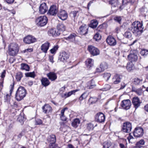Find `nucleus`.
<instances>
[{
	"mask_svg": "<svg viewBox=\"0 0 148 148\" xmlns=\"http://www.w3.org/2000/svg\"><path fill=\"white\" fill-rule=\"evenodd\" d=\"M58 17L62 20H66L67 17V14L64 10H61L58 14Z\"/></svg>",
	"mask_w": 148,
	"mask_h": 148,
	"instance_id": "obj_12",
	"label": "nucleus"
},
{
	"mask_svg": "<svg viewBox=\"0 0 148 148\" xmlns=\"http://www.w3.org/2000/svg\"><path fill=\"white\" fill-rule=\"evenodd\" d=\"M131 105V101L129 99L124 100L122 101L121 104V107L125 110L129 109Z\"/></svg>",
	"mask_w": 148,
	"mask_h": 148,
	"instance_id": "obj_7",
	"label": "nucleus"
},
{
	"mask_svg": "<svg viewBox=\"0 0 148 148\" xmlns=\"http://www.w3.org/2000/svg\"><path fill=\"white\" fill-rule=\"evenodd\" d=\"M4 1L9 4H11L14 2V0H4Z\"/></svg>",
	"mask_w": 148,
	"mask_h": 148,
	"instance_id": "obj_60",
	"label": "nucleus"
},
{
	"mask_svg": "<svg viewBox=\"0 0 148 148\" xmlns=\"http://www.w3.org/2000/svg\"><path fill=\"white\" fill-rule=\"evenodd\" d=\"M49 45L50 43L48 42H47L41 45V50L43 52L45 53H47L49 48Z\"/></svg>",
	"mask_w": 148,
	"mask_h": 148,
	"instance_id": "obj_19",
	"label": "nucleus"
},
{
	"mask_svg": "<svg viewBox=\"0 0 148 148\" xmlns=\"http://www.w3.org/2000/svg\"><path fill=\"white\" fill-rule=\"evenodd\" d=\"M124 36L125 37H131L132 36V35L130 32H126L125 33Z\"/></svg>",
	"mask_w": 148,
	"mask_h": 148,
	"instance_id": "obj_59",
	"label": "nucleus"
},
{
	"mask_svg": "<svg viewBox=\"0 0 148 148\" xmlns=\"http://www.w3.org/2000/svg\"><path fill=\"white\" fill-rule=\"evenodd\" d=\"M48 8L45 3H42L40 5L39 8V11L40 13L44 14L47 11Z\"/></svg>",
	"mask_w": 148,
	"mask_h": 148,
	"instance_id": "obj_16",
	"label": "nucleus"
},
{
	"mask_svg": "<svg viewBox=\"0 0 148 148\" xmlns=\"http://www.w3.org/2000/svg\"><path fill=\"white\" fill-rule=\"evenodd\" d=\"M132 92H135L138 95H140L142 93V89L140 88L136 89L135 88L132 87Z\"/></svg>",
	"mask_w": 148,
	"mask_h": 148,
	"instance_id": "obj_30",
	"label": "nucleus"
},
{
	"mask_svg": "<svg viewBox=\"0 0 148 148\" xmlns=\"http://www.w3.org/2000/svg\"><path fill=\"white\" fill-rule=\"evenodd\" d=\"M68 109V108L66 107L62 109L61 112L60 114L59 115L60 117L61 120L63 121H66L67 119V118L64 115V112L66 110Z\"/></svg>",
	"mask_w": 148,
	"mask_h": 148,
	"instance_id": "obj_24",
	"label": "nucleus"
},
{
	"mask_svg": "<svg viewBox=\"0 0 148 148\" xmlns=\"http://www.w3.org/2000/svg\"><path fill=\"white\" fill-rule=\"evenodd\" d=\"M143 134V130L140 127H136L133 132V134L135 137H141Z\"/></svg>",
	"mask_w": 148,
	"mask_h": 148,
	"instance_id": "obj_10",
	"label": "nucleus"
},
{
	"mask_svg": "<svg viewBox=\"0 0 148 148\" xmlns=\"http://www.w3.org/2000/svg\"><path fill=\"white\" fill-rule=\"evenodd\" d=\"M47 17L45 16L38 17L36 21L37 25L41 27L45 25L47 23Z\"/></svg>",
	"mask_w": 148,
	"mask_h": 148,
	"instance_id": "obj_5",
	"label": "nucleus"
},
{
	"mask_svg": "<svg viewBox=\"0 0 148 148\" xmlns=\"http://www.w3.org/2000/svg\"><path fill=\"white\" fill-rule=\"evenodd\" d=\"M140 10L142 15L145 17L147 13L148 9L147 8L145 7V6H143L140 9Z\"/></svg>",
	"mask_w": 148,
	"mask_h": 148,
	"instance_id": "obj_27",
	"label": "nucleus"
},
{
	"mask_svg": "<svg viewBox=\"0 0 148 148\" xmlns=\"http://www.w3.org/2000/svg\"><path fill=\"white\" fill-rule=\"evenodd\" d=\"M127 58L129 61L132 63V62L136 61L138 59V57L136 54L134 53H130L127 56Z\"/></svg>",
	"mask_w": 148,
	"mask_h": 148,
	"instance_id": "obj_20",
	"label": "nucleus"
},
{
	"mask_svg": "<svg viewBox=\"0 0 148 148\" xmlns=\"http://www.w3.org/2000/svg\"><path fill=\"white\" fill-rule=\"evenodd\" d=\"M14 86V84L13 85H11L10 86V94H7L5 97V101H8L10 98V96H11V94L13 90Z\"/></svg>",
	"mask_w": 148,
	"mask_h": 148,
	"instance_id": "obj_25",
	"label": "nucleus"
},
{
	"mask_svg": "<svg viewBox=\"0 0 148 148\" xmlns=\"http://www.w3.org/2000/svg\"><path fill=\"white\" fill-rule=\"evenodd\" d=\"M97 101V99L96 97H90L89 100V101L90 102L91 104L95 103Z\"/></svg>",
	"mask_w": 148,
	"mask_h": 148,
	"instance_id": "obj_53",
	"label": "nucleus"
},
{
	"mask_svg": "<svg viewBox=\"0 0 148 148\" xmlns=\"http://www.w3.org/2000/svg\"><path fill=\"white\" fill-rule=\"evenodd\" d=\"M70 16L72 18H73L74 19L77 17H78L79 15V11H71L70 13Z\"/></svg>",
	"mask_w": 148,
	"mask_h": 148,
	"instance_id": "obj_33",
	"label": "nucleus"
},
{
	"mask_svg": "<svg viewBox=\"0 0 148 148\" xmlns=\"http://www.w3.org/2000/svg\"><path fill=\"white\" fill-rule=\"evenodd\" d=\"M25 75L26 77H30L33 78H34L35 76L34 72L27 73H25Z\"/></svg>",
	"mask_w": 148,
	"mask_h": 148,
	"instance_id": "obj_50",
	"label": "nucleus"
},
{
	"mask_svg": "<svg viewBox=\"0 0 148 148\" xmlns=\"http://www.w3.org/2000/svg\"><path fill=\"white\" fill-rule=\"evenodd\" d=\"M42 84L44 87L49 86L50 84V82L47 78L42 77L41 79Z\"/></svg>",
	"mask_w": 148,
	"mask_h": 148,
	"instance_id": "obj_23",
	"label": "nucleus"
},
{
	"mask_svg": "<svg viewBox=\"0 0 148 148\" xmlns=\"http://www.w3.org/2000/svg\"><path fill=\"white\" fill-rule=\"evenodd\" d=\"M58 8L55 5H53L51 6L49 9L47 14L53 16H55L58 11Z\"/></svg>",
	"mask_w": 148,
	"mask_h": 148,
	"instance_id": "obj_9",
	"label": "nucleus"
},
{
	"mask_svg": "<svg viewBox=\"0 0 148 148\" xmlns=\"http://www.w3.org/2000/svg\"><path fill=\"white\" fill-rule=\"evenodd\" d=\"M36 40L35 38H24L23 39L24 42L27 44L34 43L36 42Z\"/></svg>",
	"mask_w": 148,
	"mask_h": 148,
	"instance_id": "obj_21",
	"label": "nucleus"
},
{
	"mask_svg": "<svg viewBox=\"0 0 148 148\" xmlns=\"http://www.w3.org/2000/svg\"><path fill=\"white\" fill-rule=\"evenodd\" d=\"M47 75L49 79L51 81H55L57 78V76L54 72H50L47 74Z\"/></svg>",
	"mask_w": 148,
	"mask_h": 148,
	"instance_id": "obj_18",
	"label": "nucleus"
},
{
	"mask_svg": "<svg viewBox=\"0 0 148 148\" xmlns=\"http://www.w3.org/2000/svg\"><path fill=\"white\" fill-rule=\"evenodd\" d=\"M17 121L19 122L21 125H22L24 123V118L21 115H20L17 119Z\"/></svg>",
	"mask_w": 148,
	"mask_h": 148,
	"instance_id": "obj_51",
	"label": "nucleus"
},
{
	"mask_svg": "<svg viewBox=\"0 0 148 148\" xmlns=\"http://www.w3.org/2000/svg\"><path fill=\"white\" fill-rule=\"evenodd\" d=\"M103 26V25H101L99 26L97 29V30L99 31V32H98L96 33L95 34L94 37H101V36L100 34V32L101 31V30H100V29L102 28Z\"/></svg>",
	"mask_w": 148,
	"mask_h": 148,
	"instance_id": "obj_39",
	"label": "nucleus"
},
{
	"mask_svg": "<svg viewBox=\"0 0 148 148\" xmlns=\"http://www.w3.org/2000/svg\"><path fill=\"white\" fill-rule=\"evenodd\" d=\"M78 91V90L76 89L75 90L71 91L67 93H66L63 94V96L65 98L68 97L70 96L71 95L73 94V93H75L76 92Z\"/></svg>",
	"mask_w": 148,
	"mask_h": 148,
	"instance_id": "obj_38",
	"label": "nucleus"
},
{
	"mask_svg": "<svg viewBox=\"0 0 148 148\" xmlns=\"http://www.w3.org/2000/svg\"><path fill=\"white\" fill-rule=\"evenodd\" d=\"M60 60L62 62H64L69 58V55L67 53L63 51L60 53Z\"/></svg>",
	"mask_w": 148,
	"mask_h": 148,
	"instance_id": "obj_14",
	"label": "nucleus"
},
{
	"mask_svg": "<svg viewBox=\"0 0 148 148\" xmlns=\"http://www.w3.org/2000/svg\"><path fill=\"white\" fill-rule=\"evenodd\" d=\"M107 43L111 46H114L116 44V42L114 38H107L106 39Z\"/></svg>",
	"mask_w": 148,
	"mask_h": 148,
	"instance_id": "obj_22",
	"label": "nucleus"
},
{
	"mask_svg": "<svg viewBox=\"0 0 148 148\" xmlns=\"http://www.w3.org/2000/svg\"><path fill=\"white\" fill-rule=\"evenodd\" d=\"M114 20L115 22L118 23L120 24H121L122 20V18L121 16H115L114 18Z\"/></svg>",
	"mask_w": 148,
	"mask_h": 148,
	"instance_id": "obj_48",
	"label": "nucleus"
},
{
	"mask_svg": "<svg viewBox=\"0 0 148 148\" xmlns=\"http://www.w3.org/2000/svg\"><path fill=\"white\" fill-rule=\"evenodd\" d=\"M98 23V22L97 20H92L91 21L90 27L92 28H95L97 27Z\"/></svg>",
	"mask_w": 148,
	"mask_h": 148,
	"instance_id": "obj_34",
	"label": "nucleus"
},
{
	"mask_svg": "<svg viewBox=\"0 0 148 148\" xmlns=\"http://www.w3.org/2000/svg\"><path fill=\"white\" fill-rule=\"evenodd\" d=\"M21 69L27 71H29V66L25 63H22L21 64Z\"/></svg>",
	"mask_w": 148,
	"mask_h": 148,
	"instance_id": "obj_40",
	"label": "nucleus"
},
{
	"mask_svg": "<svg viewBox=\"0 0 148 148\" xmlns=\"http://www.w3.org/2000/svg\"><path fill=\"white\" fill-rule=\"evenodd\" d=\"M112 145L111 142L110 141H106L103 144V148H109Z\"/></svg>",
	"mask_w": 148,
	"mask_h": 148,
	"instance_id": "obj_41",
	"label": "nucleus"
},
{
	"mask_svg": "<svg viewBox=\"0 0 148 148\" xmlns=\"http://www.w3.org/2000/svg\"><path fill=\"white\" fill-rule=\"evenodd\" d=\"M75 38H66V40L69 41H73L75 40Z\"/></svg>",
	"mask_w": 148,
	"mask_h": 148,
	"instance_id": "obj_62",
	"label": "nucleus"
},
{
	"mask_svg": "<svg viewBox=\"0 0 148 148\" xmlns=\"http://www.w3.org/2000/svg\"><path fill=\"white\" fill-rule=\"evenodd\" d=\"M118 0H109V3L112 5V8H115L117 6L118 4Z\"/></svg>",
	"mask_w": 148,
	"mask_h": 148,
	"instance_id": "obj_37",
	"label": "nucleus"
},
{
	"mask_svg": "<svg viewBox=\"0 0 148 148\" xmlns=\"http://www.w3.org/2000/svg\"><path fill=\"white\" fill-rule=\"evenodd\" d=\"M33 49H26L24 51H23V52L24 53H25L26 52H30L32 51Z\"/></svg>",
	"mask_w": 148,
	"mask_h": 148,
	"instance_id": "obj_61",
	"label": "nucleus"
},
{
	"mask_svg": "<svg viewBox=\"0 0 148 148\" xmlns=\"http://www.w3.org/2000/svg\"><path fill=\"white\" fill-rule=\"evenodd\" d=\"M18 45L15 43H11L8 47V53L10 55L14 56L18 53Z\"/></svg>",
	"mask_w": 148,
	"mask_h": 148,
	"instance_id": "obj_4",
	"label": "nucleus"
},
{
	"mask_svg": "<svg viewBox=\"0 0 148 148\" xmlns=\"http://www.w3.org/2000/svg\"><path fill=\"white\" fill-rule=\"evenodd\" d=\"M47 140L51 143H55L56 141L55 136L53 134L49 136L47 138Z\"/></svg>",
	"mask_w": 148,
	"mask_h": 148,
	"instance_id": "obj_28",
	"label": "nucleus"
},
{
	"mask_svg": "<svg viewBox=\"0 0 148 148\" xmlns=\"http://www.w3.org/2000/svg\"><path fill=\"white\" fill-rule=\"evenodd\" d=\"M87 97V93L85 92H84L83 93L81 96L79 97V100H80L81 101H82L83 99H86Z\"/></svg>",
	"mask_w": 148,
	"mask_h": 148,
	"instance_id": "obj_55",
	"label": "nucleus"
},
{
	"mask_svg": "<svg viewBox=\"0 0 148 148\" xmlns=\"http://www.w3.org/2000/svg\"><path fill=\"white\" fill-rule=\"evenodd\" d=\"M57 29H51L48 32V34L49 36H57L60 34V31L65 30V26L63 24H59L57 26Z\"/></svg>",
	"mask_w": 148,
	"mask_h": 148,
	"instance_id": "obj_2",
	"label": "nucleus"
},
{
	"mask_svg": "<svg viewBox=\"0 0 148 148\" xmlns=\"http://www.w3.org/2000/svg\"><path fill=\"white\" fill-rule=\"evenodd\" d=\"M119 146L121 148H127L122 143L119 144Z\"/></svg>",
	"mask_w": 148,
	"mask_h": 148,
	"instance_id": "obj_64",
	"label": "nucleus"
},
{
	"mask_svg": "<svg viewBox=\"0 0 148 148\" xmlns=\"http://www.w3.org/2000/svg\"><path fill=\"white\" fill-rule=\"evenodd\" d=\"M22 74L20 72L17 73L16 75V78L17 81H20L22 77Z\"/></svg>",
	"mask_w": 148,
	"mask_h": 148,
	"instance_id": "obj_46",
	"label": "nucleus"
},
{
	"mask_svg": "<svg viewBox=\"0 0 148 148\" xmlns=\"http://www.w3.org/2000/svg\"><path fill=\"white\" fill-rule=\"evenodd\" d=\"M127 139L129 141V143L132 144L134 143L135 141V138L133 136L131 135L130 134H129L128 136L127 137Z\"/></svg>",
	"mask_w": 148,
	"mask_h": 148,
	"instance_id": "obj_44",
	"label": "nucleus"
},
{
	"mask_svg": "<svg viewBox=\"0 0 148 148\" xmlns=\"http://www.w3.org/2000/svg\"><path fill=\"white\" fill-rule=\"evenodd\" d=\"M143 24L138 21L134 22L131 25L130 30L136 36H139L143 31Z\"/></svg>",
	"mask_w": 148,
	"mask_h": 148,
	"instance_id": "obj_1",
	"label": "nucleus"
},
{
	"mask_svg": "<svg viewBox=\"0 0 148 148\" xmlns=\"http://www.w3.org/2000/svg\"><path fill=\"white\" fill-rule=\"evenodd\" d=\"M80 123V121L78 119H75L73 120L72 123V125L75 128H76Z\"/></svg>",
	"mask_w": 148,
	"mask_h": 148,
	"instance_id": "obj_31",
	"label": "nucleus"
},
{
	"mask_svg": "<svg viewBox=\"0 0 148 148\" xmlns=\"http://www.w3.org/2000/svg\"><path fill=\"white\" fill-rule=\"evenodd\" d=\"M5 74L6 71L5 70H4L1 73V75L0 76V84L1 86L2 87H3L4 79L5 76Z\"/></svg>",
	"mask_w": 148,
	"mask_h": 148,
	"instance_id": "obj_29",
	"label": "nucleus"
},
{
	"mask_svg": "<svg viewBox=\"0 0 148 148\" xmlns=\"http://www.w3.org/2000/svg\"><path fill=\"white\" fill-rule=\"evenodd\" d=\"M26 90L23 87L20 86L17 90L15 97L16 99L18 101L22 100L26 96Z\"/></svg>",
	"mask_w": 148,
	"mask_h": 148,
	"instance_id": "obj_3",
	"label": "nucleus"
},
{
	"mask_svg": "<svg viewBox=\"0 0 148 148\" xmlns=\"http://www.w3.org/2000/svg\"><path fill=\"white\" fill-rule=\"evenodd\" d=\"M53 56H49V60L51 62H52V63L53 62Z\"/></svg>",
	"mask_w": 148,
	"mask_h": 148,
	"instance_id": "obj_63",
	"label": "nucleus"
},
{
	"mask_svg": "<svg viewBox=\"0 0 148 148\" xmlns=\"http://www.w3.org/2000/svg\"><path fill=\"white\" fill-rule=\"evenodd\" d=\"M132 129L131 124L129 122L124 123L123 124L122 131L126 133H129Z\"/></svg>",
	"mask_w": 148,
	"mask_h": 148,
	"instance_id": "obj_11",
	"label": "nucleus"
},
{
	"mask_svg": "<svg viewBox=\"0 0 148 148\" xmlns=\"http://www.w3.org/2000/svg\"><path fill=\"white\" fill-rule=\"evenodd\" d=\"M140 53L142 56L145 57L148 54V50L145 49H142Z\"/></svg>",
	"mask_w": 148,
	"mask_h": 148,
	"instance_id": "obj_49",
	"label": "nucleus"
},
{
	"mask_svg": "<svg viewBox=\"0 0 148 148\" xmlns=\"http://www.w3.org/2000/svg\"><path fill=\"white\" fill-rule=\"evenodd\" d=\"M108 67L107 64L105 62L102 63L100 65V68L103 71L105 69H107Z\"/></svg>",
	"mask_w": 148,
	"mask_h": 148,
	"instance_id": "obj_43",
	"label": "nucleus"
},
{
	"mask_svg": "<svg viewBox=\"0 0 148 148\" xmlns=\"http://www.w3.org/2000/svg\"><path fill=\"white\" fill-rule=\"evenodd\" d=\"M58 48L59 47L58 45L54 46L53 48L50 50L51 53L52 54H55L58 50Z\"/></svg>",
	"mask_w": 148,
	"mask_h": 148,
	"instance_id": "obj_47",
	"label": "nucleus"
},
{
	"mask_svg": "<svg viewBox=\"0 0 148 148\" xmlns=\"http://www.w3.org/2000/svg\"><path fill=\"white\" fill-rule=\"evenodd\" d=\"M145 144V141L143 139H141L140 141L137 142L136 146L133 148H140L142 147Z\"/></svg>",
	"mask_w": 148,
	"mask_h": 148,
	"instance_id": "obj_32",
	"label": "nucleus"
},
{
	"mask_svg": "<svg viewBox=\"0 0 148 148\" xmlns=\"http://www.w3.org/2000/svg\"><path fill=\"white\" fill-rule=\"evenodd\" d=\"M35 123L36 125H40L42 124V121L40 119H36L35 120Z\"/></svg>",
	"mask_w": 148,
	"mask_h": 148,
	"instance_id": "obj_56",
	"label": "nucleus"
},
{
	"mask_svg": "<svg viewBox=\"0 0 148 148\" xmlns=\"http://www.w3.org/2000/svg\"><path fill=\"white\" fill-rule=\"evenodd\" d=\"M96 86L95 82L93 80H91L88 83L87 88L88 89H92L95 87Z\"/></svg>",
	"mask_w": 148,
	"mask_h": 148,
	"instance_id": "obj_36",
	"label": "nucleus"
},
{
	"mask_svg": "<svg viewBox=\"0 0 148 148\" xmlns=\"http://www.w3.org/2000/svg\"><path fill=\"white\" fill-rule=\"evenodd\" d=\"M49 148H60L55 143H50L49 146Z\"/></svg>",
	"mask_w": 148,
	"mask_h": 148,
	"instance_id": "obj_52",
	"label": "nucleus"
},
{
	"mask_svg": "<svg viewBox=\"0 0 148 148\" xmlns=\"http://www.w3.org/2000/svg\"><path fill=\"white\" fill-rule=\"evenodd\" d=\"M43 112L45 114H49L52 111L51 107L49 104H45L42 108Z\"/></svg>",
	"mask_w": 148,
	"mask_h": 148,
	"instance_id": "obj_15",
	"label": "nucleus"
},
{
	"mask_svg": "<svg viewBox=\"0 0 148 148\" xmlns=\"http://www.w3.org/2000/svg\"><path fill=\"white\" fill-rule=\"evenodd\" d=\"M88 49L93 56H97L99 54L100 51L99 50L93 46H89Z\"/></svg>",
	"mask_w": 148,
	"mask_h": 148,
	"instance_id": "obj_8",
	"label": "nucleus"
},
{
	"mask_svg": "<svg viewBox=\"0 0 148 148\" xmlns=\"http://www.w3.org/2000/svg\"><path fill=\"white\" fill-rule=\"evenodd\" d=\"M105 119V116L104 114L101 112L97 113L95 115V121L99 123L104 122Z\"/></svg>",
	"mask_w": 148,
	"mask_h": 148,
	"instance_id": "obj_6",
	"label": "nucleus"
},
{
	"mask_svg": "<svg viewBox=\"0 0 148 148\" xmlns=\"http://www.w3.org/2000/svg\"><path fill=\"white\" fill-rule=\"evenodd\" d=\"M79 32L82 35H85L88 33V28L85 25H82L79 28Z\"/></svg>",
	"mask_w": 148,
	"mask_h": 148,
	"instance_id": "obj_17",
	"label": "nucleus"
},
{
	"mask_svg": "<svg viewBox=\"0 0 148 148\" xmlns=\"http://www.w3.org/2000/svg\"><path fill=\"white\" fill-rule=\"evenodd\" d=\"M126 68L128 71H130L134 68V65L132 62L128 63L126 66Z\"/></svg>",
	"mask_w": 148,
	"mask_h": 148,
	"instance_id": "obj_45",
	"label": "nucleus"
},
{
	"mask_svg": "<svg viewBox=\"0 0 148 148\" xmlns=\"http://www.w3.org/2000/svg\"><path fill=\"white\" fill-rule=\"evenodd\" d=\"M121 79V76L118 74L115 75L113 78L114 83L115 84H117L120 82Z\"/></svg>",
	"mask_w": 148,
	"mask_h": 148,
	"instance_id": "obj_26",
	"label": "nucleus"
},
{
	"mask_svg": "<svg viewBox=\"0 0 148 148\" xmlns=\"http://www.w3.org/2000/svg\"><path fill=\"white\" fill-rule=\"evenodd\" d=\"M132 103L135 110H136L140 106L141 103L139 98L137 97H134L133 98Z\"/></svg>",
	"mask_w": 148,
	"mask_h": 148,
	"instance_id": "obj_13",
	"label": "nucleus"
},
{
	"mask_svg": "<svg viewBox=\"0 0 148 148\" xmlns=\"http://www.w3.org/2000/svg\"><path fill=\"white\" fill-rule=\"evenodd\" d=\"M94 128V125L91 123H89L87 125V129L89 130H92Z\"/></svg>",
	"mask_w": 148,
	"mask_h": 148,
	"instance_id": "obj_57",
	"label": "nucleus"
},
{
	"mask_svg": "<svg viewBox=\"0 0 148 148\" xmlns=\"http://www.w3.org/2000/svg\"><path fill=\"white\" fill-rule=\"evenodd\" d=\"M142 81V79L136 78L133 79V82L135 85H138Z\"/></svg>",
	"mask_w": 148,
	"mask_h": 148,
	"instance_id": "obj_42",
	"label": "nucleus"
},
{
	"mask_svg": "<svg viewBox=\"0 0 148 148\" xmlns=\"http://www.w3.org/2000/svg\"><path fill=\"white\" fill-rule=\"evenodd\" d=\"M103 75V77L105 79H106L107 80H108L110 77L111 74L109 73H105Z\"/></svg>",
	"mask_w": 148,
	"mask_h": 148,
	"instance_id": "obj_54",
	"label": "nucleus"
},
{
	"mask_svg": "<svg viewBox=\"0 0 148 148\" xmlns=\"http://www.w3.org/2000/svg\"><path fill=\"white\" fill-rule=\"evenodd\" d=\"M93 60L91 59H88L86 62V64L88 68H90L93 65Z\"/></svg>",
	"mask_w": 148,
	"mask_h": 148,
	"instance_id": "obj_35",
	"label": "nucleus"
},
{
	"mask_svg": "<svg viewBox=\"0 0 148 148\" xmlns=\"http://www.w3.org/2000/svg\"><path fill=\"white\" fill-rule=\"evenodd\" d=\"M111 88L110 86L108 84H106L104 87V90L106 91L109 90Z\"/></svg>",
	"mask_w": 148,
	"mask_h": 148,
	"instance_id": "obj_58",
	"label": "nucleus"
}]
</instances>
